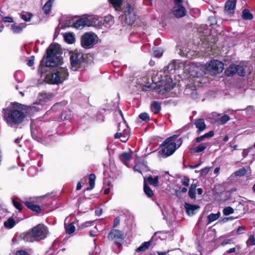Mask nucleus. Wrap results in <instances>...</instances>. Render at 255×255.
I'll list each match as a JSON object with an SVG mask.
<instances>
[{"instance_id": "1", "label": "nucleus", "mask_w": 255, "mask_h": 255, "mask_svg": "<svg viewBox=\"0 0 255 255\" xmlns=\"http://www.w3.org/2000/svg\"><path fill=\"white\" fill-rule=\"evenodd\" d=\"M62 52L58 44L51 45L46 50V55L41 61L38 68V72L41 74L46 73V68L49 67H57L56 71L51 76V83L58 84L61 82L60 79L63 76V69L59 66L62 65Z\"/></svg>"}, {"instance_id": "2", "label": "nucleus", "mask_w": 255, "mask_h": 255, "mask_svg": "<svg viewBox=\"0 0 255 255\" xmlns=\"http://www.w3.org/2000/svg\"><path fill=\"white\" fill-rule=\"evenodd\" d=\"M18 104L15 103L13 107L3 109L2 110L4 120L11 128H17L26 117V115L23 112L16 108Z\"/></svg>"}, {"instance_id": "3", "label": "nucleus", "mask_w": 255, "mask_h": 255, "mask_svg": "<svg viewBox=\"0 0 255 255\" xmlns=\"http://www.w3.org/2000/svg\"><path fill=\"white\" fill-rule=\"evenodd\" d=\"M48 228L43 225H38L31 231L23 234V240L26 242H33L44 239L48 234Z\"/></svg>"}, {"instance_id": "4", "label": "nucleus", "mask_w": 255, "mask_h": 255, "mask_svg": "<svg viewBox=\"0 0 255 255\" xmlns=\"http://www.w3.org/2000/svg\"><path fill=\"white\" fill-rule=\"evenodd\" d=\"M71 68L74 71L81 70L86 65L87 56L80 50H76L69 52Z\"/></svg>"}, {"instance_id": "5", "label": "nucleus", "mask_w": 255, "mask_h": 255, "mask_svg": "<svg viewBox=\"0 0 255 255\" xmlns=\"http://www.w3.org/2000/svg\"><path fill=\"white\" fill-rule=\"evenodd\" d=\"M177 135H174L166 139L162 143L163 145L167 144L162 150V153L166 156H168L172 154L175 150L178 148L182 144V140L181 138L177 140Z\"/></svg>"}, {"instance_id": "6", "label": "nucleus", "mask_w": 255, "mask_h": 255, "mask_svg": "<svg viewBox=\"0 0 255 255\" xmlns=\"http://www.w3.org/2000/svg\"><path fill=\"white\" fill-rule=\"evenodd\" d=\"M166 79H162L157 83L156 87L155 88L156 92L158 94H164L172 90L174 87V83H173L172 79L170 77H168L166 74Z\"/></svg>"}, {"instance_id": "7", "label": "nucleus", "mask_w": 255, "mask_h": 255, "mask_svg": "<svg viewBox=\"0 0 255 255\" xmlns=\"http://www.w3.org/2000/svg\"><path fill=\"white\" fill-rule=\"evenodd\" d=\"M97 38V36L93 32H86L81 38L82 46L85 49L91 48L95 45Z\"/></svg>"}, {"instance_id": "8", "label": "nucleus", "mask_w": 255, "mask_h": 255, "mask_svg": "<svg viewBox=\"0 0 255 255\" xmlns=\"http://www.w3.org/2000/svg\"><path fill=\"white\" fill-rule=\"evenodd\" d=\"M207 70L211 72L213 74L221 73L224 69V64L217 60H213L205 65Z\"/></svg>"}, {"instance_id": "9", "label": "nucleus", "mask_w": 255, "mask_h": 255, "mask_svg": "<svg viewBox=\"0 0 255 255\" xmlns=\"http://www.w3.org/2000/svg\"><path fill=\"white\" fill-rule=\"evenodd\" d=\"M118 132L115 134L116 138H121L122 142H126L128 137L129 129L126 123H120L118 126Z\"/></svg>"}, {"instance_id": "10", "label": "nucleus", "mask_w": 255, "mask_h": 255, "mask_svg": "<svg viewBox=\"0 0 255 255\" xmlns=\"http://www.w3.org/2000/svg\"><path fill=\"white\" fill-rule=\"evenodd\" d=\"M108 238L110 240H114L115 243L118 247H120L125 238V236L122 231L117 229H113L109 233Z\"/></svg>"}, {"instance_id": "11", "label": "nucleus", "mask_w": 255, "mask_h": 255, "mask_svg": "<svg viewBox=\"0 0 255 255\" xmlns=\"http://www.w3.org/2000/svg\"><path fill=\"white\" fill-rule=\"evenodd\" d=\"M226 76H233L235 74H238L240 76H244L245 75V71L242 66L232 64L231 65L225 72Z\"/></svg>"}, {"instance_id": "12", "label": "nucleus", "mask_w": 255, "mask_h": 255, "mask_svg": "<svg viewBox=\"0 0 255 255\" xmlns=\"http://www.w3.org/2000/svg\"><path fill=\"white\" fill-rule=\"evenodd\" d=\"M183 2V0H174L173 13L176 17H182L186 13V10L182 4Z\"/></svg>"}, {"instance_id": "13", "label": "nucleus", "mask_w": 255, "mask_h": 255, "mask_svg": "<svg viewBox=\"0 0 255 255\" xmlns=\"http://www.w3.org/2000/svg\"><path fill=\"white\" fill-rule=\"evenodd\" d=\"M82 18L83 19H84V22L86 26L90 27L101 25V24H99V22H102V20H100L99 17L97 15H85L83 16Z\"/></svg>"}, {"instance_id": "14", "label": "nucleus", "mask_w": 255, "mask_h": 255, "mask_svg": "<svg viewBox=\"0 0 255 255\" xmlns=\"http://www.w3.org/2000/svg\"><path fill=\"white\" fill-rule=\"evenodd\" d=\"M178 66L179 68H185V70H187V66H185L184 63L181 62L179 60H174L170 63L168 65L165 67L163 68V71L165 73H172V71H174L177 69V66Z\"/></svg>"}, {"instance_id": "15", "label": "nucleus", "mask_w": 255, "mask_h": 255, "mask_svg": "<svg viewBox=\"0 0 255 255\" xmlns=\"http://www.w3.org/2000/svg\"><path fill=\"white\" fill-rule=\"evenodd\" d=\"M23 203L28 209L34 212H38L41 210L40 206L35 205L32 198H30L28 200L24 201Z\"/></svg>"}, {"instance_id": "16", "label": "nucleus", "mask_w": 255, "mask_h": 255, "mask_svg": "<svg viewBox=\"0 0 255 255\" xmlns=\"http://www.w3.org/2000/svg\"><path fill=\"white\" fill-rule=\"evenodd\" d=\"M184 207L187 214L190 216L194 215L195 213L196 210L199 208V207L198 206L188 203H185Z\"/></svg>"}, {"instance_id": "17", "label": "nucleus", "mask_w": 255, "mask_h": 255, "mask_svg": "<svg viewBox=\"0 0 255 255\" xmlns=\"http://www.w3.org/2000/svg\"><path fill=\"white\" fill-rule=\"evenodd\" d=\"M236 3L234 1L228 0L225 4V10L228 14H231L234 12Z\"/></svg>"}, {"instance_id": "18", "label": "nucleus", "mask_w": 255, "mask_h": 255, "mask_svg": "<svg viewBox=\"0 0 255 255\" xmlns=\"http://www.w3.org/2000/svg\"><path fill=\"white\" fill-rule=\"evenodd\" d=\"M26 27V24L21 23L18 24H13L11 26V29L14 33H18L22 31L23 29Z\"/></svg>"}, {"instance_id": "19", "label": "nucleus", "mask_w": 255, "mask_h": 255, "mask_svg": "<svg viewBox=\"0 0 255 255\" xmlns=\"http://www.w3.org/2000/svg\"><path fill=\"white\" fill-rule=\"evenodd\" d=\"M194 124L196 126V128H197L198 130L200 131L204 130L206 127L204 120L203 119H199L196 120L194 123Z\"/></svg>"}, {"instance_id": "20", "label": "nucleus", "mask_w": 255, "mask_h": 255, "mask_svg": "<svg viewBox=\"0 0 255 255\" xmlns=\"http://www.w3.org/2000/svg\"><path fill=\"white\" fill-rule=\"evenodd\" d=\"M75 41V34L73 32L65 33V42L68 44H73Z\"/></svg>"}, {"instance_id": "21", "label": "nucleus", "mask_w": 255, "mask_h": 255, "mask_svg": "<svg viewBox=\"0 0 255 255\" xmlns=\"http://www.w3.org/2000/svg\"><path fill=\"white\" fill-rule=\"evenodd\" d=\"M114 17L112 15H108L105 17L103 22H102V25L105 27H110L114 24Z\"/></svg>"}, {"instance_id": "22", "label": "nucleus", "mask_w": 255, "mask_h": 255, "mask_svg": "<svg viewBox=\"0 0 255 255\" xmlns=\"http://www.w3.org/2000/svg\"><path fill=\"white\" fill-rule=\"evenodd\" d=\"M66 233L71 236H73L75 234L76 227L74 225V223H71L65 227Z\"/></svg>"}, {"instance_id": "23", "label": "nucleus", "mask_w": 255, "mask_h": 255, "mask_svg": "<svg viewBox=\"0 0 255 255\" xmlns=\"http://www.w3.org/2000/svg\"><path fill=\"white\" fill-rule=\"evenodd\" d=\"M150 109L154 114H157L161 111L160 103L157 101H154L150 105Z\"/></svg>"}, {"instance_id": "24", "label": "nucleus", "mask_w": 255, "mask_h": 255, "mask_svg": "<svg viewBox=\"0 0 255 255\" xmlns=\"http://www.w3.org/2000/svg\"><path fill=\"white\" fill-rule=\"evenodd\" d=\"M55 0H48L43 7V10L44 13L48 14L50 13L52 4Z\"/></svg>"}, {"instance_id": "25", "label": "nucleus", "mask_w": 255, "mask_h": 255, "mask_svg": "<svg viewBox=\"0 0 255 255\" xmlns=\"http://www.w3.org/2000/svg\"><path fill=\"white\" fill-rule=\"evenodd\" d=\"M201 70V68L196 66L195 67H193V69H191L189 71V72L191 74V75L199 77L203 75V72H200V71Z\"/></svg>"}, {"instance_id": "26", "label": "nucleus", "mask_w": 255, "mask_h": 255, "mask_svg": "<svg viewBox=\"0 0 255 255\" xmlns=\"http://www.w3.org/2000/svg\"><path fill=\"white\" fill-rule=\"evenodd\" d=\"M121 160L126 165L128 162L131 159V156L129 153L125 152L120 156Z\"/></svg>"}, {"instance_id": "27", "label": "nucleus", "mask_w": 255, "mask_h": 255, "mask_svg": "<svg viewBox=\"0 0 255 255\" xmlns=\"http://www.w3.org/2000/svg\"><path fill=\"white\" fill-rule=\"evenodd\" d=\"M197 185L196 183H192L189 188L188 191L189 196L191 199H194L196 197V189Z\"/></svg>"}, {"instance_id": "28", "label": "nucleus", "mask_w": 255, "mask_h": 255, "mask_svg": "<svg viewBox=\"0 0 255 255\" xmlns=\"http://www.w3.org/2000/svg\"><path fill=\"white\" fill-rule=\"evenodd\" d=\"M151 242H145L136 249V252H143L148 249L150 245Z\"/></svg>"}, {"instance_id": "29", "label": "nucleus", "mask_w": 255, "mask_h": 255, "mask_svg": "<svg viewBox=\"0 0 255 255\" xmlns=\"http://www.w3.org/2000/svg\"><path fill=\"white\" fill-rule=\"evenodd\" d=\"M73 17L70 16H65V27L73 26L74 27V22Z\"/></svg>"}, {"instance_id": "30", "label": "nucleus", "mask_w": 255, "mask_h": 255, "mask_svg": "<svg viewBox=\"0 0 255 255\" xmlns=\"http://www.w3.org/2000/svg\"><path fill=\"white\" fill-rule=\"evenodd\" d=\"M86 25L82 17L77 19L74 22V27L77 29H82Z\"/></svg>"}, {"instance_id": "31", "label": "nucleus", "mask_w": 255, "mask_h": 255, "mask_svg": "<svg viewBox=\"0 0 255 255\" xmlns=\"http://www.w3.org/2000/svg\"><path fill=\"white\" fill-rule=\"evenodd\" d=\"M158 179V176H155L154 177L149 176L147 178V181L149 184L153 185L154 187H157L158 186L159 183Z\"/></svg>"}, {"instance_id": "32", "label": "nucleus", "mask_w": 255, "mask_h": 255, "mask_svg": "<svg viewBox=\"0 0 255 255\" xmlns=\"http://www.w3.org/2000/svg\"><path fill=\"white\" fill-rule=\"evenodd\" d=\"M198 32L206 36L209 33L208 27L206 24H202L198 28Z\"/></svg>"}, {"instance_id": "33", "label": "nucleus", "mask_w": 255, "mask_h": 255, "mask_svg": "<svg viewBox=\"0 0 255 255\" xmlns=\"http://www.w3.org/2000/svg\"><path fill=\"white\" fill-rule=\"evenodd\" d=\"M31 135L33 138H40L41 136V131L36 130L32 124L31 125Z\"/></svg>"}, {"instance_id": "34", "label": "nucleus", "mask_w": 255, "mask_h": 255, "mask_svg": "<svg viewBox=\"0 0 255 255\" xmlns=\"http://www.w3.org/2000/svg\"><path fill=\"white\" fill-rule=\"evenodd\" d=\"M15 224V220L12 218H8L6 221L4 223V226L6 228L11 229L14 227Z\"/></svg>"}, {"instance_id": "35", "label": "nucleus", "mask_w": 255, "mask_h": 255, "mask_svg": "<svg viewBox=\"0 0 255 255\" xmlns=\"http://www.w3.org/2000/svg\"><path fill=\"white\" fill-rule=\"evenodd\" d=\"M230 120L229 116L227 115H223L220 118L216 121V122L219 125H224Z\"/></svg>"}, {"instance_id": "36", "label": "nucleus", "mask_w": 255, "mask_h": 255, "mask_svg": "<svg viewBox=\"0 0 255 255\" xmlns=\"http://www.w3.org/2000/svg\"><path fill=\"white\" fill-rule=\"evenodd\" d=\"M52 96L50 94L42 93L39 96V101L43 102H47L51 98Z\"/></svg>"}, {"instance_id": "37", "label": "nucleus", "mask_w": 255, "mask_h": 255, "mask_svg": "<svg viewBox=\"0 0 255 255\" xmlns=\"http://www.w3.org/2000/svg\"><path fill=\"white\" fill-rule=\"evenodd\" d=\"M125 19L126 22L129 25L133 23L135 20V15L134 13H131L128 14V15H125Z\"/></svg>"}, {"instance_id": "38", "label": "nucleus", "mask_w": 255, "mask_h": 255, "mask_svg": "<svg viewBox=\"0 0 255 255\" xmlns=\"http://www.w3.org/2000/svg\"><path fill=\"white\" fill-rule=\"evenodd\" d=\"M220 215V212H218L217 214L212 213V214H210L209 215H208V217H207L208 220V224H209L216 221V220H217L219 218Z\"/></svg>"}, {"instance_id": "39", "label": "nucleus", "mask_w": 255, "mask_h": 255, "mask_svg": "<svg viewBox=\"0 0 255 255\" xmlns=\"http://www.w3.org/2000/svg\"><path fill=\"white\" fill-rule=\"evenodd\" d=\"M207 147V143H202L200 144L198 146L194 147L193 150L195 152H201L204 150L206 147Z\"/></svg>"}, {"instance_id": "40", "label": "nucleus", "mask_w": 255, "mask_h": 255, "mask_svg": "<svg viewBox=\"0 0 255 255\" xmlns=\"http://www.w3.org/2000/svg\"><path fill=\"white\" fill-rule=\"evenodd\" d=\"M96 176L94 174H90L89 176L90 187L87 190H91L94 187Z\"/></svg>"}, {"instance_id": "41", "label": "nucleus", "mask_w": 255, "mask_h": 255, "mask_svg": "<svg viewBox=\"0 0 255 255\" xmlns=\"http://www.w3.org/2000/svg\"><path fill=\"white\" fill-rule=\"evenodd\" d=\"M242 17L244 19L251 20L253 19V15L248 9H245L243 11Z\"/></svg>"}, {"instance_id": "42", "label": "nucleus", "mask_w": 255, "mask_h": 255, "mask_svg": "<svg viewBox=\"0 0 255 255\" xmlns=\"http://www.w3.org/2000/svg\"><path fill=\"white\" fill-rule=\"evenodd\" d=\"M144 191L146 195L149 197H151L153 196V193L150 188L146 184L144 185Z\"/></svg>"}, {"instance_id": "43", "label": "nucleus", "mask_w": 255, "mask_h": 255, "mask_svg": "<svg viewBox=\"0 0 255 255\" xmlns=\"http://www.w3.org/2000/svg\"><path fill=\"white\" fill-rule=\"evenodd\" d=\"M114 7L117 9L120 8L122 4L123 0H109Z\"/></svg>"}, {"instance_id": "44", "label": "nucleus", "mask_w": 255, "mask_h": 255, "mask_svg": "<svg viewBox=\"0 0 255 255\" xmlns=\"http://www.w3.org/2000/svg\"><path fill=\"white\" fill-rule=\"evenodd\" d=\"M247 172V169L245 167H243L236 171L235 172V174L237 176H243L246 174Z\"/></svg>"}, {"instance_id": "45", "label": "nucleus", "mask_w": 255, "mask_h": 255, "mask_svg": "<svg viewBox=\"0 0 255 255\" xmlns=\"http://www.w3.org/2000/svg\"><path fill=\"white\" fill-rule=\"evenodd\" d=\"M223 213L224 215L228 216L233 214L234 213V210L231 207H227L224 209Z\"/></svg>"}, {"instance_id": "46", "label": "nucleus", "mask_w": 255, "mask_h": 255, "mask_svg": "<svg viewBox=\"0 0 255 255\" xmlns=\"http://www.w3.org/2000/svg\"><path fill=\"white\" fill-rule=\"evenodd\" d=\"M12 202L14 207L18 209L19 212H20L21 210H22V205L19 202L15 201L14 198L12 199Z\"/></svg>"}, {"instance_id": "47", "label": "nucleus", "mask_w": 255, "mask_h": 255, "mask_svg": "<svg viewBox=\"0 0 255 255\" xmlns=\"http://www.w3.org/2000/svg\"><path fill=\"white\" fill-rule=\"evenodd\" d=\"M247 245L251 246L255 245V238L254 235H250L249 239L247 241Z\"/></svg>"}, {"instance_id": "48", "label": "nucleus", "mask_w": 255, "mask_h": 255, "mask_svg": "<svg viewBox=\"0 0 255 255\" xmlns=\"http://www.w3.org/2000/svg\"><path fill=\"white\" fill-rule=\"evenodd\" d=\"M32 16V15L29 13L22 14L21 15V18L23 19L25 21H30Z\"/></svg>"}, {"instance_id": "49", "label": "nucleus", "mask_w": 255, "mask_h": 255, "mask_svg": "<svg viewBox=\"0 0 255 255\" xmlns=\"http://www.w3.org/2000/svg\"><path fill=\"white\" fill-rule=\"evenodd\" d=\"M139 118L144 121H147L149 120V117L148 114L146 113H141L139 115Z\"/></svg>"}, {"instance_id": "50", "label": "nucleus", "mask_w": 255, "mask_h": 255, "mask_svg": "<svg viewBox=\"0 0 255 255\" xmlns=\"http://www.w3.org/2000/svg\"><path fill=\"white\" fill-rule=\"evenodd\" d=\"M189 182H190V179L188 177H187V176H184L181 180V183L186 186V187H188L189 186Z\"/></svg>"}, {"instance_id": "51", "label": "nucleus", "mask_w": 255, "mask_h": 255, "mask_svg": "<svg viewBox=\"0 0 255 255\" xmlns=\"http://www.w3.org/2000/svg\"><path fill=\"white\" fill-rule=\"evenodd\" d=\"M131 13H134L133 9L129 4L127 5V8L125 11V15H128Z\"/></svg>"}, {"instance_id": "52", "label": "nucleus", "mask_w": 255, "mask_h": 255, "mask_svg": "<svg viewBox=\"0 0 255 255\" xmlns=\"http://www.w3.org/2000/svg\"><path fill=\"white\" fill-rule=\"evenodd\" d=\"M211 167H206L204 168H203L200 171V175L201 176H205L207 174V173L209 172V170H210Z\"/></svg>"}, {"instance_id": "53", "label": "nucleus", "mask_w": 255, "mask_h": 255, "mask_svg": "<svg viewBox=\"0 0 255 255\" xmlns=\"http://www.w3.org/2000/svg\"><path fill=\"white\" fill-rule=\"evenodd\" d=\"M98 232V230L97 228V226H95L94 227V229L91 230L89 232V235L91 237H94L97 236V233Z\"/></svg>"}, {"instance_id": "54", "label": "nucleus", "mask_w": 255, "mask_h": 255, "mask_svg": "<svg viewBox=\"0 0 255 255\" xmlns=\"http://www.w3.org/2000/svg\"><path fill=\"white\" fill-rule=\"evenodd\" d=\"M162 54H163V51L161 49H157V50H155L154 51L153 54H154V56L156 57H158V58L160 57L162 55Z\"/></svg>"}, {"instance_id": "55", "label": "nucleus", "mask_w": 255, "mask_h": 255, "mask_svg": "<svg viewBox=\"0 0 255 255\" xmlns=\"http://www.w3.org/2000/svg\"><path fill=\"white\" fill-rule=\"evenodd\" d=\"M245 230L246 228L245 227L240 226L237 230V234L238 235L242 234Z\"/></svg>"}, {"instance_id": "56", "label": "nucleus", "mask_w": 255, "mask_h": 255, "mask_svg": "<svg viewBox=\"0 0 255 255\" xmlns=\"http://www.w3.org/2000/svg\"><path fill=\"white\" fill-rule=\"evenodd\" d=\"M133 169L134 171H137L140 173H141V167L140 166V164H136L133 167Z\"/></svg>"}, {"instance_id": "57", "label": "nucleus", "mask_w": 255, "mask_h": 255, "mask_svg": "<svg viewBox=\"0 0 255 255\" xmlns=\"http://www.w3.org/2000/svg\"><path fill=\"white\" fill-rule=\"evenodd\" d=\"M15 255H28V253L24 250H19L17 251Z\"/></svg>"}, {"instance_id": "58", "label": "nucleus", "mask_w": 255, "mask_h": 255, "mask_svg": "<svg viewBox=\"0 0 255 255\" xmlns=\"http://www.w3.org/2000/svg\"><path fill=\"white\" fill-rule=\"evenodd\" d=\"M27 65L29 67H31L34 65V56H31V58L28 60L27 63Z\"/></svg>"}, {"instance_id": "59", "label": "nucleus", "mask_w": 255, "mask_h": 255, "mask_svg": "<svg viewBox=\"0 0 255 255\" xmlns=\"http://www.w3.org/2000/svg\"><path fill=\"white\" fill-rule=\"evenodd\" d=\"M94 222H95L94 221L86 222L84 223H83V227H87L93 225Z\"/></svg>"}, {"instance_id": "60", "label": "nucleus", "mask_w": 255, "mask_h": 255, "mask_svg": "<svg viewBox=\"0 0 255 255\" xmlns=\"http://www.w3.org/2000/svg\"><path fill=\"white\" fill-rule=\"evenodd\" d=\"M3 21L4 22H13V19L11 17L9 16H5L3 17L2 18Z\"/></svg>"}, {"instance_id": "61", "label": "nucleus", "mask_w": 255, "mask_h": 255, "mask_svg": "<svg viewBox=\"0 0 255 255\" xmlns=\"http://www.w3.org/2000/svg\"><path fill=\"white\" fill-rule=\"evenodd\" d=\"M120 222V218L119 217H117L116 218L114 223V227H116L118 226Z\"/></svg>"}, {"instance_id": "62", "label": "nucleus", "mask_w": 255, "mask_h": 255, "mask_svg": "<svg viewBox=\"0 0 255 255\" xmlns=\"http://www.w3.org/2000/svg\"><path fill=\"white\" fill-rule=\"evenodd\" d=\"M232 241V239H226L223 241L221 243V245L222 246H225V245L230 244Z\"/></svg>"}, {"instance_id": "63", "label": "nucleus", "mask_w": 255, "mask_h": 255, "mask_svg": "<svg viewBox=\"0 0 255 255\" xmlns=\"http://www.w3.org/2000/svg\"><path fill=\"white\" fill-rule=\"evenodd\" d=\"M63 28H64V24L62 23H60L55 29V34H56L57 33H59V30L60 28L62 29Z\"/></svg>"}, {"instance_id": "64", "label": "nucleus", "mask_w": 255, "mask_h": 255, "mask_svg": "<svg viewBox=\"0 0 255 255\" xmlns=\"http://www.w3.org/2000/svg\"><path fill=\"white\" fill-rule=\"evenodd\" d=\"M104 184L105 186H110L111 185V182L109 179L105 178L104 180Z\"/></svg>"}]
</instances>
